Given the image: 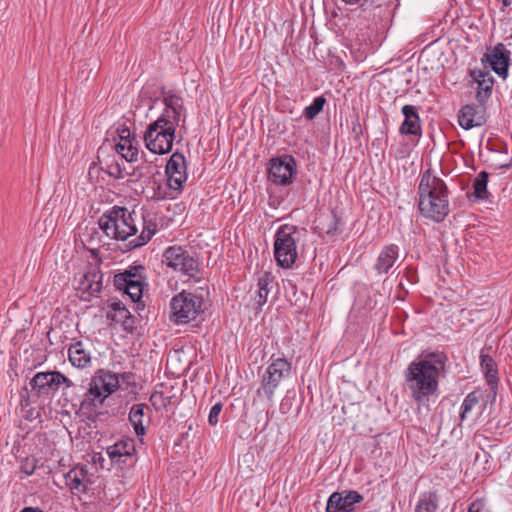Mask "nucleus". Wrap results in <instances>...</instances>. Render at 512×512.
<instances>
[{"label": "nucleus", "instance_id": "obj_37", "mask_svg": "<svg viewBox=\"0 0 512 512\" xmlns=\"http://www.w3.org/2000/svg\"><path fill=\"white\" fill-rule=\"evenodd\" d=\"M63 374L58 371L51 372V382H52V390H57L60 385H62Z\"/></svg>", "mask_w": 512, "mask_h": 512}, {"label": "nucleus", "instance_id": "obj_19", "mask_svg": "<svg viewBox=\"0 0 512 512\" xmlns=\"http://www.w3.org/2000/svg\"><path fill=\"white\" fill-rule=\"evenodd\" d=\"M102 289V274L96 268L84 273L78 283V290L88 297L97 295Z\"/></svg>", "mask_w": 512, "mask_h": 512}, {"label": "nucleus", "instance_id": "obj_33", "mask_svg": "<svg viewBox=\"0 0 512 512\" xmlns=\"http://www.w3.org/2000/svg\"><path fill=\"white\" fill-rule=\"evenodd\" d=\"M479 404V394L475 391L470 392L465 399L463 400V403L461 405V414L460 417L462 420H464L468 413Z\"/></svg>", "mask_w": 512, "mask_h": 512}, {"label": "nucleus", "instance_id": "obj_12", "mask_svg": "<svg viewBox=\"0 0 512 512\" xmlns=\"http://www.w3.org/2000/svg\"><path fill=\"white\" fill-rule=\"evenodd\" d=\"M168 186L171 190L179 192L187 180L186 161L181 153H173L166 165Z\"/></svg>", "mask_w": 512, "mask_h": 512}, {"label": "nucleus", "instance_id": "obj_10", "mask_svg": "<svg viewBox=\"0 0 512 512\" xmlns=\"http://www.w3.org/2000/svg\"><path fill=\"white\" fill-rule=\"evenodd\" d=\"M144 267L131 266L114 276L113 283L117 290L127 294L133 302L141 299L144 286Z\"/></svg>", "mask_w": 512, "mask_h": 512}, {"label": "nucleus", "instance_id": "obj_15", "mask_svg": "<svg viewBox=\"0 0 512 512\" xmlns=\"http://www.w3.org/2000/svg\"><path fill=\"white\" fill-rule=\"evenodd\" d=\"M135 453V445L131 439H123L107 448V454L114 463L131 465Z\"/></svg>", "mask_w": 512, "mask_h": 512}, {"label": "nucleus", "instance_id": "obj_4", "mask_svg": "<svg viewBox=\"0 0 512 512\" xmlns=\"http://www.w3.org/2000/svg\"><path fill=\"white\" fill-rule=\"evenodd\" d=\"M131 373L117 374L109 370L100 369L91 378L87 392L81 401V408L89 412H96L105 400L120 387V381L130 384Z\"/></svg>", "mask_w": 512, "mask_h": 512}, {"label": "nucleus", "instance_id": "obj_17", "mask_svg": "<svg viewBox=\"0 0 512 512\" xmlns=\"http://www.w3.org/2000/svg\"><path fill=\"white\" fill-rule=\"evenodd\" d=\"M404 121L400 126V133L404 135H421V120L418 114V107L404 105L402 107Z\"/></svg>", "mask_w": 512, "mask_h": 512}, {"label": "nucleus", "instance_id": "obj_25", "mask_svg": "<svg viewBox=\"0 0 512 512\" xmlns=\"http://www.w3.org/2000/svg\"><path fill=\"white\" fill-rule=\"evenodd\" d=\"M438 502L435 491L423 493L415 506V512H438Z\"/></svg>", "mask_w": 512, "mask_h": 512}, {"label": "nucleus", "instance_id": "obj_38", "mask_svg": "<svg viewBox=\"0 0 512 512\" xmlns=\"http://www.w3.org/2000/svg\"><path fill=\"white\" fill-rule=\"evenodd\" d=\"M468 512H489V511L486 508L484 503H482L481 501H475L470 505Z\"/></svg>", "mask_w": 512, "mask_h": 512}, {"label": "nucleus", "instance_id": "obj_44", "mask_svg": "<svg viewBox=\"0 0 512 512\" xmlns=\"http://www.w3.org/2000/svg\"><path fill=\"white\" fill-rule=\"evenodd\" d=\"M347 2H352V0H346Z\"/></svg>", "mask_w": 512, "mask_h": 512}, {"label": "nucleus", "instance_id": "obj_18", "mask_svg": "<svg viewBox=\"0 0 512 512\" xmlns=\"http://www.w3.org/2000/svg\"><path fill=\"white\" fill-rule=\"evenodd\" d=\"M150 408L144 403L132 405L129 412V420L138 436L146 433V428L150 422Z\"/></svg>", "mask_w": 512, "mask_h": 512}, {"label": "nucleus", "instance_id": "obj_39", "mask_svg": "<svg viewBox=\"0 0 512 512\" xmlns=\"http://www.w3.org/2000/svg\"><path fill=\"white\" fill-rule=\"evenodd\" d=\"M130 130L128 128H125V129H122L121 133H120V140H122L123 138L125 140H131L130 139Z\"/></svg>", "mask_w": 512, "mask_h": 512}, {"label": "nucleus", "instance_id": "obj_23", "mask_svg": "<svg viewBox=\"0 0 512 512\" xmlns=\"http://www.w3.org/2000/svg\"><path fill=\"white\" fill-rule=\"evenodd\" d=\"M68 358L70 363L77 368H86L91 363V354L84 347L81 341L72 344L68 349Z\"/></svg>", "mask_w": 512, "mask_h": 512}, {"label": "nucleus", "instance_id": "obj_36", "mask_svg": "<svg viewBox=\"0 0 512 512\" xmlns=\"http://www.w3.org/2000/svg\"><path fill=\"white\" fill-rule=\"evenodd\" d=\"M150 402L156 408H160L162 406H166V398L161 392H154L150 396Z\"/></svg>", "mask_w": 512, "mask_h": 512}, {"label": "nucleus", "instance_id": "obj_24", "mask_svg": "<svg viewBox=\"0 0 512 512\" xmlns=\"http://www.w3.org/2000/svg\"><path fill=\"white\" fill-rule=\"evenodd\" d=\"M481 369L485 375L487 383L493 388L499 381L497 365L489 355H481Z\"/></svg>", "mask_w": 512, "mask_h": 512}, {"label": "nucleus", "instance_id": "obj_1", "mask_svg": "<svg viewBox=\"0 0 512 512\" xmlns=\"http://www.w3.org/2000/svg\"><path fill=\"white\" fill-rule=\"evenodd\" d=\"M447 361L444 353L429 352L422 354L407 366L404 373L405 382L415 402L422 404L436 394Z\"/></svg>", "mask_w": 512, "mask_h": 512}, {"label": "nucleus", "instance_id": "obj_13", "mask_svg": "<svg viewBox=\"0 0 512 512\" xmlns=\"http://www.w3.org/2000/svg\"><path fill=\"white\" fill-rule=\"evenodd\" d=\"M363 501V496L354 490L334 492L326 505V512H353L355 504Z\"/></svg>", "mask_w": 512, "mask_h": 512}, {"label": "nucleus", "instance_id": "obj_7", "mask_svg": "<svg viewBox=\"0 0 512 512\" xmlns=\"http://www.w3.org/2000/svg\"><path fill=\"white\" fill-rule=\"evenodd\" d=\"M201 296L183 290L170 301L171 320L175 324H186L194 321L204 312Z\"/></svg>", "mask_w": 512, "mask_h": 512}, {"label": "nucleus", "instance_id": "obj_35", "mask_svg": "<svg viewBox=\"0 0 512 512\" xmlns=\"http://www.w3.org/2000/svg\"><path fill=\"white\" fill-rule=\"evenodd\" d=\"M221 410L222 404L220 402L212 406L208 416V422L210 425L215 426L218 423Z\"/></svg>", "mask_w": 512, "mask_h": 512}, {"label": "nucleus", "instance_id": "obj_42", "mask_svg": "<svg viewBox=\"0 0 512 512\" xmlns=\"http://www.w3.org/2000/svg\"><path fill=\"white\" fill-rule=\"evenodd\" d=\"M503 5L505 7H509L511 5V0H503Z\"/></svg>", "mask_w": 512, "mask_h": 512}, {"label": "nucleus", "instance_id": "obj_40", "mask_svg": "<svg viewBox=\"0 0 512 512\" xmlns=\"http://www.w3.org/2000/svg\"><path fill=\"white\" fill-rule=\"evenodd\" d=\"M20 512H43V510L38 507H25Z\"/></svg>", "mask_w": 512, "mask_h": 512}, {"label": "nucleus", "instance_id": "obj_8", "mask_svg": "<svg viewBox=\"0 0 512 512\" xmlns=\"http://www.w3.org/2000/svg\"><path fill=\"white\" fill-rule=\"evenodd\" d=\"M291 363L285 358H271L270 364L267 366L261 380V388L258 390L267 399L271 400L278 387L291 377Z\"/></svg>", "mask_w": 512, "mask_h": 512}, {"label": "nucleus", "instance_id": "obj_3", "mask_svg": "<svg viewBox=\"0 0 512 512\" xmlns=\"http://www.w3.org/2000/svg\"><path fill=\"white\" fill-rule=\"evenodd\" d=\"M417 195L423 217L439 223L449 214L448 187L433 169L428 168L421 174Z\"/></svg>", "mask_w": 512, "mask_h": 512}, {"label": "nucleus", "instance_id": "obj_27", "mask_svg": "<svg viewBox=\"0 0 512 512\" xmlns=\"http://www.w3.org/2000/svg\"><path fill=\"white\" fill-rule=\"evenodd\" d=\"M142 226L143 227L140 236L133 241L134 247L145 245L156 232V224L152 221V219L143 217Z\"/></svg>", "mask_w": 512, "mask_h": 512}, {"label": "nucleus", "instance_id": "obj_21", "mask_svg": "<svg viewBox=\"0 0 512 512\" xmlns=\"http://www.w3.org/2000/svg\"><path fill=\"white\" fill-rule=\"evenodd\" d=\"M471 77L477 83L476 99L479 103L484 104L492 93L493 78L489 72L482 70L471 71Z\"/></svg>", "mask_w": 512, "mask_h": 512}, {"label": "nucleus", "instance_id": "obj_28", "mask_svg": "<svg viewBox=\"0 0 512 512\" xmlns=\"http://www.w3.org/2000/svg\"><path fill=\"white\" fill-rule=\"evenodd\" d=\"M50 378L51 372H39L31 379L30 385L33 390H37L38 394L45 393L53 387Z\"/></svg>", "mask_w": 512, "mask_h": 512}, {"label": "nucleus", "instance_id": "obj_34", "mask_svg": "<svg viewBox=\"0 0 512 512\" xmlns=\"http://www.w3.org/2000/svg\"><path fill=\"white\" fill-rule=\"evenodd\" d=\"M108 175L115 179L124 178L127 174L124 172V168L117 161H111L110 163H106L105 168H102Z\"/></svg>", "mask_w": 512, "mask_h": 512}, {"label": "nucleus", "instance_id": "obj_29", "mask_svg": "<svg viewBox=\"0 0 512 512\" xmlns=\"http://www.w3.org/2000/svg\"><path fill=\"white\" fill-rule=\"evenodd\" d=\"M130 317L129 311L121 302H113L110 305V311L107 312V318L116 323H125Z\"/></svg>", "mask_w": 512, "mask_h": 512}, {"label": "nucleus", "instance_id": "obj_31", "mask_svg": "<svg viewBox=\"0 0 512 512\" xmlns=\"http://www.w3.org/2000/svg\"><path fill=\"white\" fill-rule=\"evenodd\" d=\"M489 174L482 171L475 178L473 183L474 196L477 199H485L487 196V182Z\"/></svg>", "mask_w": 512, "mask_h": 512}, {"label": "nucleus", "instance_id": "obj_2", "mask_svg": "<svg viewBox=\"0 0 512 512\" xmlns=\"http://www.w3.org/2000/svg\"><path fill=\"white\" fill-rule=\"evenodd\" d=\"M165 109L151 122L144 133L146 148L154 154H167L172 150L176 128L184 110L181 97L168 94L164 97Z\"/></svg>", "mask_w": 512, "mask_h": 512}, {"label": "nucleus", "instance_id": "obj_41", "mask_svg": "<svg viewBox=\"0 0 512 512\" xmlns=\"http://www.w3.org/2000/svg\"><path fill=\"white\" fill-rule=\"evenodd\" d=\"M62 384L66 385L67 387L74 386V383L69 378H67L64 374H63V378H62Z\"/></svg>", "mask_w": 512, "mask_h": 512}, {"label": "nucleus", "instance_id": "obj_14", "mask_svg": "<svg viewBox=\"0 0 512 512\" xmlns=\"http://www.w3.org/2000/svg\"><path fill=\"white\" fill-rule=\"evenodd\" d=\"M485 57L492 70L499 76L506 78L510 61V51L506 49L505 45L498 43Z\"/></svg>", "mask_w": 512, "mask_h": 512}, {"label": "nucleus", "instance_id": "obj_43", "mask_svg": "<svg viewBox=\"0 0 512 512\" xmlns=\"http://www.w3.org/2000/svg\"><path fill=\"white\" fill-rule=\"evenodd\" d=\"M34 472V467H32L30 470H25V473L28 475H31Z\"/></svg>", "mask_w": 512, "mask_h": 512}, {"label": "nucleus", "instance_id": "obj_22", "mask_svg": "<svg viewBox=\"0 0 512 512\" xmlns=\"http://www.w3.org/2000/svg\"><path fill=\"white\" fill-rule=\"evenodd\" d=\"M398 258V247L396 245H388L384 247L381 252L379 253V256L377 258V261L374 265V268L379 274L387 273L390 268L393 267L394 263L396 262Z\"/></svg>", "mask_w": 512, "mask_h": 512}, {"label": "nucleus", "instance_id": "obj_5", "mask_svg": "<svg viewBox=\"0 0 512 512\" xmlns=\"http://www.w3.org/2000/svg\"><path fill=\"white\" fill-rule=\"evenodd\" d=\"M98 226L110 239L125 241L137 233L133 213L125 207L114 206L98 220Z\"/></svg>", "mask_w": 512, "mask_h": 512}, {"label": "nucleus", "instance_id": "obj_30", "mask_svg": "<svg viewBox=\"0 0 512 512\" xmlns=\"http://www.w3.org/2000/svg\"><path fill=\"white\" fill-rule=\"evenodd\" d=\"M272 282V276L269 273H264L258 280V295H257V304L263 305L267 301V297L269 294V285Z\"/></svg>", "mask_w": 512, "mask_h": 512}, {"label": "nucleus", "instance_id": "obj_6", "mask_svg": "<svg viewBox=\"0 0 512 512\" xmlns=\"http://www.w3.org/2000/svg\"><path fill=\"white\" fill-rule=\"evenodd\" d=\"M299 230L294 225H281L274 238V258L279 267L291 268L298 256L296 243Z\"/></svg>", "mask_w": 512, "mask_h": 512}, {"label": "nucleus", "instance_id": "obj_26", "mask_svg": "<svg viewBox=\"0 0 512 512\" xmlns=\"http://www.w3.org/2000/svg\"><path fill=\"white\" fill-rule=\"evenodd\" d=\"M115 150L127 162L136 161L138 158L139 151L132 140H125L123 138L115 145Z\"/></svg>", "mask_w": 512, "mask_h": 512}, {"label": "nucleus", "instance_id": "obj_9", "mask_svg": "<svg viewBox=\"0 0 512 512\" xmlns=\"http://www.w3.org/2000/svg\"><path fill=\"white\" fill-rule=\"evenodd\" d=\"M164 262L167 266L181 275L194 279H199V263L192 253L181 246L168 247L164 254Z\"/></svg>", "mask_w": 512, "mask_h": 512}, {"label": "nucleus", "instance_id": "obj_11", "mask_svg": "<svg viewBox=\"0 0 512 512\" xmlns=\"http://www.w3.org/2000/svg\"><path fill=\"white\" fill-rule=\"evenodd\" d=\"M296 174V162L291 156L271 159L268 168V178L271 182L280 185L292 183Z\"/></svg>", "mask_w": 512, "mask_h": 512}, {"label": "nucleus", "instance_id": "obj_32", "mask_svg": "<svg viewBox=\"0 0 512 512\" xmlns=\"http://www.w3.org/2000/svg\"><path fill=\"white\" fill-rule=\"evenodd\" d=\"M326 99L323 96L316 97L313 102L304 109L303 115L308 119H314L323 109Z\"/></svg>", "mask_w": 512, "mask_h": 512}, {"label": "nucleus", "instance_id": "obj_16", "mask_svg": "<svg viewBox=\"0 0 512 512\" xmlns=\"http://www.w3.org/2000/svg\"><path fill=\"white\" fill-rule=\"evenodd\" d=\"M65 480L71 491L85 493L92 483L88 469L85 466H77L71 469L66 475Z\"/></svg>", "mask_w": 512, "mask_h": 512}, {"label": "nucleus", "instance_id": "obj_20", "mask_svg": "<svg viewBox=\"0 0 512 512\" xmlns=\"http://www.w3.org/2000/svg\"><path fill=\"white\" fill-rule=\"evenodd\" d=\"M458 123L463 129L470 130L482 126L485 118L476 106L467 104L458 112Z\"/></svg>", "mask_w": 512, "mask_h": 512}]
</instances>
